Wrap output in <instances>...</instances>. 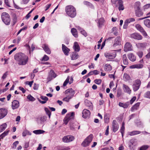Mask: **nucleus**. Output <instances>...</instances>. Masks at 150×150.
<instances>
[{
  "instance_id": "1",
  "label": "nucleus",
  "mask_w": 150,
  "mask_h": 150,
  "mask_svg": "<svg viewBox=\"0 0 150 150\" xmlns=\"http://www.w3.org/2000/svg\"><path fill=\"white\" fill-rule=\"evenodd\" d=\"M14 59L20 65H24L27 64L28 61V56L21 53H16L14 56Z\"/></svg>"
},
{
  "instance_id": "2",
  "label": "nucleus",
  "mask_w": 150,
  "mask_h": 150,
  "mask_svg": "<svg viewBox=\"0 0 150 150\" xmlns=\"http://www.w3.org/2000/svg\"><path fill=\"white\" fill-rule=\"evenodd\" d=\"M65 11L67 15L71 18H74L76 15V12L75 8L71 5L66 7Z\"/></svg>"
},
{
  "instance_id": "3",
  "label": "nucleus",
  "mask_w": 150,
  "mask_h": 150,
  "mask_svg": "<svg viewBox=\"0 0 150 150\" xmlns=\"http://www.w3.org/2000/svg\"><path fill=\"white\" fill-rule=\"evenodd\" d=\"M65 93L67 94V96L62 99V100L68 102L73 97L74 94V91L71 88L66 90Z\"/></svg>"
},
{
  "instance_id": "4",
  "label": "nucleus",
  "mask_w": 150,
  "mask_h": 150,
  "mask_svg": "<svg viewBox=\"0 0 150 150\" xmlns=\"http://www.w3.org/2000/svg\"><path fill=\"white\" fill-rule=\"evenodd\" d=\"M1 19L3 22L6 25H9L10 23L11 19L9 15L6 12L2 13Z\"/></svg>"
},
{
  "instance_id": "5",
  "label": "nucleus",
  "mask_w": 150,
  "mask_h": 150,
  "mask_svg": "<svg viewBox=\"0 0 150 150\" xmlns=\"http://www.w3.org/2000/svg\"><path fill=\"white\" fill-rule=\"evenodd\" d=\"M129 63L126 54H124L122 56V60L121 63V66L122 67V71L128 65Z\"/></svg>"
},
{
  "instance_id": "6",
  "label": "nucleus",
  "mask_w": 150,
  "mask_h": 150,
  "mask_svg": "<svg viewBox=\"0 0 150 150\" xmlns=\"http://www.w3.org/2000/svg\"><path fill=\"white\" fill-rule=\"evenodd\" d=\"M93 138V135L90 134L83 142L81 144V145L83 147H86L88 146L92 141Z\"/></svg>"
},
{
  "instance_id": "7",
  "label": "nucleus",
  "mask_w": 150,
  "mask_h": 150,
  "mask_svg": "<svg viewBox=\"0 0 150 150\" xmlns=\"http://www.w3.org/2000/svg\"><path fill=\"white\" fill-rule=\"evenodd\" d=\"M141 84V81L139 79L135 80L132 85V88L134 91H137L139 88Z\"/></svg>"
},
{
  "instance_id": "8",
  "label": "nucleus",
  "mask_w": 150,
  "mask_h": 150,
  "mask_svg": "<svg viewBox=\"0 0 150 150\" xmlns=\"http://www.w3.org/2000/svg\"><path fill=\"white\" fill-rule=\"evenodd\" d=\"M74 115V112L67 114L64 119V123L66 125H67L69 120L73 118Z\"/></svg>"
},
{
  "instance_id": "9",
  "label": "nucleus",
  "mask_w": 150,
  "mask_h": 150,
  "mask_svg": "<svg viewBox=\"0 0 150 150\" xmlns=\"http://www.w3.org/2000/svg\"><path fill=\"white\" fill-rule=\"evenodd\" d=\"M135 27L136 29L139 31L144 36L146 37L147 36V34L144 28L139 24H137L135 25Z\"/></svg>"
},
{
  "instance_id": "10",
  "label": "nucleus",
  "mask_w": 150,
  "mask_h": 150,
  "mask_svg": "<svg viewBox=\"0 0 150 150\" xmlns=\"http://www.w3.org/2000/svg\"><path fill=\"white\" fill-rule=\"evenodd\" d=\"M8 111L5 108H0V119L5 117L7 115Z\"/></svg>"
},
{
  "instance_id": "11",
  "label": "nucleus",
  "mask_w": 150,
  "mask_h": 150,
  "mask_svg": "<svg viewBox=\"0 0 150 150\" xmlns=\"http://www.w3.org/2000/svg\"><path fill=\"white\" fill-rule=\"evenodd\" d=\"M105 57L109 59H113L115 58L116 56V53L115 51H113L112 53L106 52L105 53Z\"/></svg>"
},
{
  "instance_id": "12",
  "label": "nucleus",
  "mask_w": 150,
  "mask_h": 150,
  "mask_svg": "<svg viewBox=\"0 0 150 150\" xmlns=\"http://www.w3.org/2000/svg\"><path fill=\"white\" fill-rule=\"evenodd\" d=\"M74 139V137L72 135H67L64 137L62 138V141L65 143L73 141Z\"/></svg>"
},
{
  "instance_id": "13",
  "label": "nucleus",
  "mask_w": 150,
  "mask_h": 150,
  "mask_svg": "<svg viewBox=\"0 0 150 150\" xmlns=\"http://www.w3.org/2000/svg\"><path fill=\"white\" fill-rule=\"evenodd\" d=\"M130 37L132 38L138 40H141L143 38L142 36L140 34L137 33L131 34Z\"/></svg>"
},
{
  "instance_id": "14",
  "label": "nucleus",
  "mask_w": 150,
  "mask_h": 150,
  "mask_svg": "<svg viewBox=\"0 0 150 150\" xmlns=\"http://www.w3.org/2000/svg\"><path fill=\"white\" fill-rule=\"evenodd\" d=\"M116 6H118L119 11L123 10L124 8L123 4V2L122 0H117L115 1Z\"/></svg>"
},
{
  "instance_id": "15",
  "label": "nucleus",
  "mask_w": 150,
  "mask_h": 150,
  "mask_svg": "<svg viewBox=\"0 0 150 150\" xmlns=\"http://www.w3.org/2000/svg\"><path fill=\"white\" fill-rule=\"evenodd\" d=\"M132 50V44L129 42H127L126 43L124 46V50L127 52L128 51Z\"/></svg>"
},
{
  "instance_id": "16",
  "label": "nucleus",
  "mask_w": 150,
  "mask_h": 150,
  "mask_svg": "<svg viewBox=\"0 0 150 150\" xmlns=\"http://www.w3.org/2000/svg\"><path fill=\"white\" fill-rule=\"evenodd\" d=\"M56 77V74L52 70H51L49 73L47 79L48 81H51L52 79V77L55 78Z\"/></svg>"
},
{
  "instance_id": "17",
  "label": "nucleus",
  "mask_w": 150,
  "mask_h": 150,
  "mask_svg": "<svg viewBox=\"0 0 150 150\" xmlns=\"http://www.w3.org/2000/svg\"><path fill=\"white\" fill-rule=\"evenodd\" d=\"M82 117L85 118H88L90 116L91 112L90 111L87 109H84L82 112Z\"/></svg>"
},
{
  "instance_id": "18",
  "label": "nucleus",
  "mask_w": 150,
  "mask_h": 150,
  "mask_svg": "<svg viewBox=\"0 0 150 150\" xmlns=\"http://www.w3.org/2000/svg\"><path fill=\"white\" fill-rule=\"evenodd\" d=\"M122 88L124 92L127 93L129 95L131 94V90L128 86L124 84H123Z\"/></svg>"
},
{
  "instance_id": "19",
  "label": "nucleus",
  "mask_w": 150,
  "mask_h": 150,
  "mask_svg": "<svg viewBox=\"0 0 150 150\" xmlns=\"http://www.w3.org/2000/svg\"><path fill=\"white\" fill-rule=\"evenodd\" d=\"M19 106V103L18 101L14 100L12 102L11 107L14 110L17 109Z\"/></svg>"
},
{
  "instance_id": "20",
  "label": "nucleus",
  "mask_w": 150,
  "mask_h": 150,
  "mask_svg": "<svg viewBox=\"0 0 150 150\" xmlns=\"http://www.w3.org/2000/svg\"><path fill=\"white\" fill-rule=\"evenodd\" d=\"M119 125L117 124L116 120H114L112 123V129L113 132H115L119 128Z\"/></svg>"
},
{
  "instance_id": "21",
  "label": "nucleus",
  "mask_w": 150,
  "mask_h": 150,
  "mask_svg": "<svg viewBox=\"0 0 150 150\" xmlns=\"http://www.w3.org/2000/svg\"><path fill=\"white\" fill-rule=\"evenodd\" d=\"M46 120L47 117L46 116H43L40 117V118H38L37 121L39 124H43Z\"/></svg>"
},
{
  "instance_id": "22",
  "label": "nucleus",
  "mask_w": 150,
  "mask_h": 150,
  "mask_svg": "<svg viewBox=\"0 0 150 150\" xmlns=\"http://www.w3.org/2000/svg\"><path fill=\"white\" fill-rule=\"evenodd\" d=\"M85 105L89 108V109L92 110L93 108V106L92 103L87 99L85 100L84 101Z\"/></svg>"
},
{
  "instance_id": "23",
  "label": "nucleus",
  "mask_w": 150,
  "mask_h": 150,
  "mask_svg": "<svg viewBox=\"0 0 150 150\" xmlns=\"http://www.w3.org/2000/svg\"><path fill=\"white\" fill-rule=\"evenodd\" d=\"M62 50L65 55H68L70 50L64 44L62 45Z\"/></svg>"
},
{
  "instance_id": "24",
  "label": "nucleus",
  "mask_w": 150,
  "mask_h": 150,
  "mask_svg": "<svg viewBox=\"0 0 150 150\" xmlns=\"http://www.w3.org/2000/svg\"><path fill=\"white\" fill-rule=\"evenodd\" d=\"M147 44L146 42L139 43L136 44L137 47L139 48H144L147 46Z\"/></svg>"
},
{
  "instance_id": "25",
  "label": "nucleus",
  "mask_w": 150,
  "mask_h": 150,
  "mask_svg": "<svg viewBox=\"0 0 150 150\" xmlns=\"http://www.w3.org/2000/svg\"><path fill=\"white\" fill-rule=\"evenodd\" d=\"M76 27L77 29L79 30L80 31L81 33L83 35H84L85 37L87 36V33L81 27L79 26H76Z\"/></svg>"
},
{
  "instance_id": "26",
  "label": "nucleus",
  "mask_w": 150,
  "mask_h": 150,
  "mask_svg": "<svg viewBox=\"0 0 150 150\" xmlns=\"http://www.w3.org/2000/svg\"><path fill=\"white\" fill-rule=\"evenodd\" d=\"M121 39L120 37H117L115 39V43L113 44L114 47H116L117 45H119L121 44Z\"/></svg>"
},
{
  "instance_id": "27",
  "label": "nucleus",
  "mask_w": 150,
  "mask_h": 150,
  "mask_svg": "<svg viewBox=\"0 0 150 150\" xmlns=\"http://www.w3.org/2000/svg\"><path fill=\"white\" fill-rule=\"evenodd\" d=\"M137 139H132L129 140V146L130 149L132 150L133 149V145L134 144V143L136 141Z\"/></svg>"
},
{
  "instance_id": "28",
  "label": "nucleus",
  "mask_w": 150,
  "mask_h": 150,
  "mask_svg": "<svg viewBox=\"0 0 150 150\" xmlns=\"http://www.w3.org/2000/svg\"><path fill=\"white\" fill-rule=\"evenodd\" d=\"M143 67V65L142 64H135L130 67V68L131 69H140L142 68Z\"/></svg>"
},
{
  "instance_id": "29",
  "label": "nucleus",
  "mask_w": 150,
  "mask_h": 150,
  "mask_svg": "<svg viewBox=\"0 0 150 150\" xmlns=\"http://www.w3.org/2000/svg\"><path fill=\"white\" fill-rule=\"evenodd\" d=\"M128 57L129 59L131 61L134 62L136 60V57L133 53H131L128 54Z\"/></svg>"
},
{
  "instance_id": "30",
  "label": "nucleus",
  "mask_w": 150,
  "mask_h": 150,
  "mask_svg": "<svg viewBox=\"0 0 150 150\" xmlns=\"http://www.w3.org/2000/svg\"><path fill=\"white\" fill-rule=\"evenodd\" d=\"M42 48L48 54H50L51 53V51L47 45L44 44L43 45Z\"/></svg>"
},
{
  "instance_id": "31",
  "label": "nucleus",
  "mask_w": 150,
  "mask_h": 150,
  "mask_svg": "<svg viewBox=\"0 0 150 150\" xmlns=\"http://www.w3.org/2000/svg\"><path fill=\"white\" fill-rule=\"evenodd\" d=\"M141 132L139 131L135 130L132 132H129L128 133L129 135L132 136L133 135H137L140 134Z\"/></svg>"
},
{
  "instance_id": "32",
  "label": "nucleus",
  "mask_w": 150,
  "mask_h": 150,
  "mask_svg": "<svg viewBox=\"0 0 150 150\" xmlns=\"http://www.w3.org/2000/svg\"><path fill=\"white\" fill-rule=\"evenodd\" d=\"M73 47L75 51L78 52L80 50V47L78 43L76 42H74Z\"/></svg>"
},
{
  "instance_id": "33",
  "label": "nucleus",
  "mask_w": 150,
  "mask_h": 150,
  "mask_svg": "<svg viewBox=\"0 0 150 150\" xmlns=\"http://www.w3.org/2000/svg\"><path fill=\"white\" fill-rule=\"evenodd\" d=\"M129 102H127L125 103H123L121 102H120L119 105L120 107H123L124 108H127L129 105Z\"/></svg>"
},
{
  "instance_id": "34",
  "label": "nucleus",
  "mask_w": 150,
  "mask_h": 150,
  "mask_svg": "<svg viewBox=\"0 0 150 150\" xmlns=\"http://www.w3.org/2000/svg\"><path fill=\"white\" fill-rule=\"evenodd\" d=\"M71 32L75 38H77L78 37L77 31L76 29L73 28H71Z\"/></svg>"
},
{
  "instance_id": "35",
  "label": "nucleus",
  "mask_w": 150,
  "mask_h": 150,
  "mask_svg": "<svg viewBox=\"0 0 150 150\" xmlns=\"http://www.w3.org/2000/svg\"><path fill=\"white\" fill-rule=\"evenodd\" d=\"M83 4L84 5L88 7L92 8H94V6L93 5L89 2L87 1H84L83 2Z\"/></svg>"
},
{
  "instance_id": "36",
  "label": "nucleus",
  "mask_w": 150,
  "mask_h": 150,
  "mask_svg": "<svg viewBox=\"0 0 150 150\" xmlns=\"http://www.w3.org/2000/svg\"><path fill=\"white\" fill-rule=\"evenodd\" d=\"M104 70L106 71H109L112 69L111 65L109 64H106L104 66Z\"/></svg>"
},
{
  "instance_id": "37",
  "label": "nucleus",
  "mask_w": 150,
  "mask_h": 150,
  "mask_svg": "<svg viewBox=\"0 0 150 150\" xmlns=\"http://www.w3.org/2000/svg\"><path fill=\"white\" fill-rule=\"evenodd\" d=\"M7 127V125L6 123H4L0 126V133L4 131Z\"/></svg>"
},
{
  "instance_id": "38",
  "label": "nucleus",
  "mask_w": 150,
  "mask_h": 150,
  "mask_svg": "<svg viewBox=\"0 0 150 150\" xmlns=\"http://www.w3.org/2000/svg\"><path fill=\"white\" fill-rule=\"evenodd\" d=\"M144 23L145 25L148 28H150V20L146 19L144 21Z\"/></svg>"
},
{
  "instance_id": "39",
  "label": "nucleus",
  "mask_w": 150,
  "mask_h": 150,
  "mask_svg": "<svg viewBox=\"0 0 150 150\" xmlns=\"http://www.w3.org/2000/svg\"><path fill=\"white\" fill-rule=\"evenodd\" d=\"M140 103L138 102L135 104L132 108V111H133L135 110H137L140 105Z\"/></svg>"
},
{
  "instance_id": "40",
  "label": "nucleus",
  "mask_w": 150,
  "mask_h": 150,
  "mask_svg": "<svg viewBox=\"0 0 150 150\" xmlns=\"http://www.w3.org/2000/svg\"><path fill=\"white\" fill-rule=\"evenodd\" d=\"M140 2L139 1L136 2L135 3L134 5V8L135 11L140 9Z\"/></svg>"
},
{
  "instance_id": "41",
  "label": "nucleus",
  "mask_w": 150,
  "mask_h": 150,
  "mask_svg": "<svg viewBox=\"0 0 150 150\" xmlns=\"http://www.w3.org/2000/svg\"><path fill=\"white\" fill-rule=\"evenodd\" d=\"M136 16L138 17H140L143 14V13L141 11L140 9L135 11Z\"/></svg>"
},
{
  "instance_id": "42",
  "label": "nucleus",
  "mask_w": 150,
  "mask_h": 150,
  "mask_svg": "<svg viewBox=\"0 0 150 150\" xmlns=\"http://www.w3.org/2000/svg\"><path fill=\"white\" fill-rule=\"evenodd\" d=\"M33 133L34 134H42L44 133L45 131L44 130H35L33 131Z\"/></svg>"
},
{
  "instance_id": "43",
  "label": "nucleus",
  "mask_w": 150,
  "mask_h": 150,
  "mask_svg": "<svg viewBox=\"0 0 150 150\" xmlns=\"http://www.w3.org/2000/svg\"><path fill=\"white\" fill-rule=\"evenodd\" d=\"M130 77L129 74L127 73H124L123 76V79L125 81H128L129 80Z\"/></svg>"
},
{
  "instance_id": "44",
  "label": "nucleus",
  "mask_w": 150,
  "mask_h": 150,
  "mask_svg": "<svg viewBox=\"0 0 150 150\" xmlns=\"http://www.w3.org/2000/svg\"><path fill=\"white\" fill-rule=\"evenodd\" d=\"M9 132V130L5 131L0 136V139H3L5 136H6L8 134Z\"/></svg>"
},
{
  "instance_id": "45",
  "label": "nucleus",
  "mask_w": 150,
  "mask_h": 150,
  "mask_svg": "<svg viewBox=\"0 0 150 150\" xmlns=\"http://www.w3.org/2000/svg\"><path fill=\"white\" fill-rule=\"evenodd\" d=\"M45 111L47 114L48 115L49 118L50 117L51 115V112L47 108H44Z\"/></svg>"
},
{
  "instance_id": "46",
  "label": "nucleus",
  "mask_w": 150,
  "mask_h": 150,
  "mask_svg": "<svg viewBox=\"0 0 150 150\" xmlns=\"http://www.w3.org/2000/svg\"><path fill=\"white\" fill-rule=\"evenodd\" d=\"M27 98L30 101H33L35 100V99L30 94L27 96Z\"/></svg>"
},
{
  "instance_id": "47",
  "label": "nucleus",
  "mask_w": 150,
  "mask_h": 150,
  "mask_svg": "<svg viewBox=\"0 0 150 150\" xmlns=\"http://www.w3.org/2000/svg\"><path fill=\"white\" fill-rule=\"evenodd\" d=\"M69 79H70L69 76H68L67 77V79L65 81L64 83H63V86H65L67 85V84L68 83H69Z\"/></svg>"
},
{
  "instance_id": "48",
  "label": "nucleus",
  "mask_w": 150,
  "mask_h": 150,
  "mask_svg": "<svg viewBox=\"0 0 150 150\" xmlns=\"http://www.w3.org/2000/svg\"><path fill=\"white\" fill-rule=\"evenodd\" d=\"M49 59V57L46 55H45L44 57H42V61H47Z\"/></svg>"
},
{
  "instance_id": "49",
  "label": "nucleus",
  "mask_w": 150,
  "mask_h": 150,
  "mask_svg": "<svg viewBox=\"0 0 150 150\" xmlns=\"http://www.w3.org/2000/svg\"><path fill=\"white\" fill-rule=\"evenodd\" d=\"M137 54L140 58H142L143 55V52L141 51L138 52Z\"/></svg>"
},
{
  "instance_id": "50",
  "label": "nucleus",
  "mask_w": 150,
  "mask_h": 150,
  "mask_svg": "<svg viewBox=\"0 0 150 150\" xmlns=\"http://www.w3.org/2000/svg\"><path fill=\"white\" fill-rule=\"evenodd\" d=\"M8 71H6L3 74L2 77V79H3L4 80L6 79L8 74Z\"/></svg>"
},
{
  "instance_id": "51",
  "label": "nucleus",
  "mask_w": 150,
  "mask_h": 150,
  "mask_svg": "<svg viewBox=\"0 0 150 150\" xmlns=\"http://www.w3.org/2000/svg\"><path fill=\"white\" fill-rule=\"evenodd\" d=\"M148 148V146L147 145H144L141 146L139 150H146Z\"/></svg>"
},
{
  "instance_id": "52",
  "label": "nucleus",
  "mask_w": 150,
  "mask_h": 150,
  "mask_svg": "<svg viewBox=\"0 0 150 150\" xmlns=\"http://www.w3.org/2000/svg\"><path fill=\"white\" fill-rule=\"evenodd\" d=\"M102 82V80L100 79H96L94 80L95 83L99 85Z\"/></svg>"
},
{
  "instance_id": "53",
  "label": "nucleus",
  "mask_w": 150,
  "mask_h": 150,
  "mask_svg": "<svg viewBox=\"0 0 150 150\" xmlns=\"http://www.w3.org/2000/svg\"><path fill=\"white\" fill-rule=\"evenodd\" d=\"M78 54H72L71 57V59L74 60L78 58Z\"/></svg>"
},
{
  "instance_id": "54",
  "label": "nucleus",
  "mask_w": 150,
  "mask_h": 150,
  "mask_svg": "<svg viewBox=\"0 0 150 150\" xmlns=\"http://www.w3.org/2000/svg\"><path fill=\"white\" fill-rule=\"evenodd\" d=\"M122 94V90L121 89H119L117 90V97H120L121 95Z\"/></svg>"
},
{
  "instance_id": "55",
  "label": "nucleus",
  "mask_w": 150,
  "mask_h": 150,
  "mask_svg": "<svg viewBox=\"0 0 150 150\" xmlns=\"http://www.w3.org/2000/svg\"><path fill=\"white\" fill-rule=\"evenodd\" d=\"M19 143V142L18 141H16L14 142L13 144V146H12V148L15 149L16 148L17 145Z\"/></svg>"
},
{
  "instance_id": "56",
  "label": "nucleus",
  "mask_w": 150,
  "mask_h": 150,
  "mask_svg": "<svg viewBox=\"0 0 150 150\" xmlns=\"http://www.w3.org/2000/svg\"><path fill=\"white\" fill-rule=\"evenodd\" d=\"M145 97L150 98V91H148L146 92L145 94Z\"/></svg>"
},
{
  "instance_id": "57",
  "label": "nucleus",
  "mask_w": 150,
  "mask_h": 150,
  "mask_svg": "<svg viewBox=\"0 0 150 150\" xmlns=\"http://www.w3.org/2000/svg\"><path fill=\"white\" fill-rule=\"evenodd\" d=\"M120 131L122 134V136L123 137V134L125 132V127H121Z\"/></svg>"
},
{
  "instance_id": "58",
  "label": "nucleus",
  "mask_w": 150,
  "mask_h": 150,
  "mask_svg": "<svg viewBox=\"0 0 150 150\" xmlns=\"http://www.w3.org/2000/svg\"><path fill=\"white\" fill-rule=\"evenodd\" d=\"M126 21H127L129 23H130L131 22L134 21L135 19L134 18H132L127 19L126 20Z\"/></svg>"
},
{
  "instance_id": "59",
  "label": "nucleus",
  "mask_w": 150,
  "mask_h": 150,
  "mask_svg": "<svg viewBox=\"0 0 150 150\" xmlns=\"http://www.w3.org/2000/svg\"><path fill=\"white\" fill-rule=\"evenodd\" d=\"M70 149V148L69 146L63 147L60 148L59 150H69Z\"/></svg>"
},
{
  "instance_id": "60",
  "label": "nucleus",
  "mask_w": 150,
  "mask_h": 150,
  "mask_svg": "<svg viewBox=\"0 0 150 150\" xmlns=\"http://www.w3.org/2000/svg\"><path fill=\"white\" fill-rule=\"evenodd\" d=\"M40 98L42 100H44L47 101L48 100V98L46 96H41L40 97Z\"/></svg>"
},
{
  "instance_id": "61",
  "label": "nucleus",
  "mask_w": 150,
  "mask_h": 150,
  "mask_svg": "<svg viewBox=\"0 0 150 150\" xmlns=\"http://www.w3.org/2000/svg\"><path fill=\"white\" fill-rule=\"evenodd\" d=\"M136 96L133 97L132 99L130 100V103L132 104L133 102L136 100Z\"/></svg>"
},
{
  "instance_id": "62",
  "label": "nucleus",
  "mask_w": 150,
  "mask_h": 150,
  "mask_svg": "<svg viewBox=\"0 0 150 150\" xmlns=\"http://www.w3.org/2000/svg\"><path fill=\"white\" fill-rule=\"evenodd\" d=\"M128 23L126 21L124 22V24L123 26V28L125 29H126L128 25Z\"/></svg>"
},
{
  "instance_id": "63",
  "label": "nucleus",
  "mask_w": 150,
  "mask_h": 150,
  "mask_svg": "<svg viewBox=\"0 0 150 150\" xmlns=\"http://www.w3.org/2000/svg\"><path fill=\"white\" fill-rule=\"evenodd\" d=\"M51 5V4H50L46 5L45 6V11H46L50 7Z\"/></svg>"
},
{
  "instance_id": "64",
  "label": "nucleus",
  "mask_w": 150,
  "mask_h": 150,
  "mask_svg": "<svg viewBox=\"0 0 150 150\" xmlns=\"http://www.w3.org/2000/svg\"><path fill=\"white\" fill-rule=\"evenodd\" d=\"M19 88L20 90L22 91L23 93H25V90L23 87L20 86L19 87Z\"/></svg>"
}]
</instances>
